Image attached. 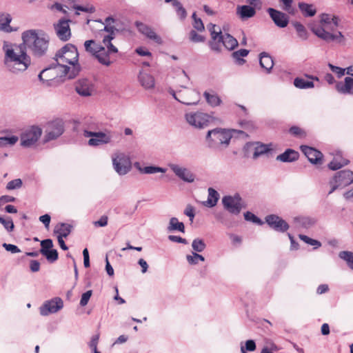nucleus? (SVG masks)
Masks as SVG:
<instances>
[{"label": "nucleus", "mask_w": 353, "mask_h": 353, "mask_svg": "<svg viewBox=\"0 0 353 353\" xmlns=\"http://www.w3.org/2000/svg\"><path fill=\"white\" fill-rule=\"evenodd\" d=\"M55 61L57 64L55 69L68 79L74 78L81 70L77 48L71 43L65 44L57 51Z\"/></svg>", "instance_id": "f257e3e1"}, {"label": "nucleus", "mask_w": 353, "mask_h": 353, "mask_svg": "<svg viewBox=\"0 0 353 353\" xmlns=\"http://www.w3.org/2000/svg\"><path fill=\"white\" fill-rule=\"evenodd\" d=\"M339 21L338 17L323 13L319 16V23L311 26V30L316 37L326 42L343 43L345 41L344 35L341 32L336 31Z\"/></svg>", "instance_id": "f03ea898"}, {"label": "nucleus", "mask_w": 353, "mask_h": 353, "mask_svg": "<svg viewBox=\"0 0 353 353\" xmlns=\"http://www.w3.org/2000/svg\"><path fill=\"white\" fill-rule=\"evenodd\" d=\"M103 30L110 34L103 37V46L97 44L94 40H88L85 41L84 47L101 64L110 66L113 63L112 56L118 52V49L111 43L114 39L112 28L104 26Z\"/></svg>", "instance_id": "7ed1b4c3"}, {"label": "nucleus", "mask_w": 353, "mask_h": 353, "mask_svg": "<svg viewBox=\"0 0 353 353\" xmlns=\"http://www.w3.org/2000/svg\"><path fill=\"white\" fill-rule=\"evenodd\" d=\"M23 44L35 57H42L46 54L49 45V37L42 30H28L21 34Z\"/></svg>", "instance_id": "20e7f679"}, {"label": "nucleus", "mask_w": 353, "mask_h": 353, "mask_svg": "<svg viewBox=\"0 0 353 353\" xmlns=\"http://www.w3.org/2000/svg\"><path fill=\"white\" fill-rule=\"evenodd\" d=\"M5 50L4 64L7 69L18 74L26 71L31 64L30 57L21 46L15 48L3 47Z\"/></svg>", "instance_id": "39448f33"}, {"label": "nucleus", "mask_w": 353, "mask_h": 353, "mask_svg": "<svg viewBox=\"0 0 353 353\" xmlns=\"http://www.w3.org/2000/svg\"><path fill=\"white\" fill-rule=\"evenodd\" d=\"M168 92L174 99L187 105H196L200 101V93L185 85H181L176 90L170 88Z\"/></svg>", "instance_id": "423d86ee"}, {"label": "nucleus", "mask_w": 353, "mask_h": 353, "mask_svg": "<svg viewBox=\"0 0 353 353\" xmlns=\"http://www.w3.org/2000/svg\"><path fill=\"white\" fill-rule=\"evenodd\" d=\"M232 132H235V130L219 128L209 130L206 135V140L211 148H216L218 146L226 148L230 142L232 137Z\"/></svg>", "instance_id": "0eeeda50"}, {"label": "nucleus", "mask_w": 353, "mask_h": 353, "mask_svg": "<svg viewBox=\"0 0 353 353\" xmlns=\"http://www.w3.org/2000/svg\"><path fill=\"white\" fill-rule=\"evenodd\" d=\"M112 161L114 170L119 175H125L132 169L130 158L124 152H114L112 155Z\"/></svg>", "instance_id": "6e6552de"}, {"label": "nucleus", "mask_w": 353, "mask_h": 353, "mask_svg": "<svg viewBox=\"0 0 353 353\" xmlns=\"http://www.w3.org/2000/svg\"><path fill=\"white\" fill-rule=\"evenodd\" d=\"M83 134L85 137H91L88 141L90 146H99L100 145L109 144L112 142L114 132L106 130L105 132H91L85 130Z\"/></svg>", "instance_id": "1a4fd4ad"}, {"label": "nucleus", "mask_w": 353, "mask_h": 353, "mask_svg": "<svg viewBox=\"0 0 353 353\" xmlns=\"http://www.w3.org/2000/svg\"><path fill=\"white\" fill-rule=\"evenodd\" d=\"M42 134V129L37 125L27 128L21 135V145L24 148L33 146Z\"/></svg>", "instance_id": "9d476101"}, {"label": "nucleus", "mask_w": 353, "mask_h": 353, "mask_svg": "<svg viewBox=\"0 0 353 353\" xmlns=\"http://www.w3.org/2000/svg\"><path fill=\"white\" fill-rule=\"evenodd\" d=\"M185 118L188 124L198 129L207 127L212 119L209 114L202 112L186 113Z\"/></svg>", "instance_id": "9b49d317"}, {"label": "nucleus", "mask_w": 353, "mask_h": 353, "mask_svg": "<svg viewBox=\"0 0 353 353\" xmlns=\"http://www.w3.org/2000/svg\"><path fill=\"white\" fill-rule=\"evenodd\" d=\"M353 183V172L345 170L336 173L330 181L331 190L329 194H332L338 188L345 187Z\"/></svg>", "instance_id": "f8f14e48"}, {"label": "nucleus", "mask_w": 353, "mask_h": 353, "mask_svg": "<svg viewBox=\"0 0 353 353\" xmlns=\"http://www.w3.org/2000/svg\"><path fill=\"white\" fill-rule=\"evenodd\" d=\"M64 131L63 123L60 119H57L49 122L47 124L43 137V143L57 139Z\"/></svg>", "instance_id": "ddd939ff"}, {"label": "nucleus", "mask_w": 353, "mask_h": 353, "mask_svg": "<svg viewBox=\"0 0 353 353\" xmlns=\"http://www.w3.org/2000/svg\"><path fill=\"white\" fill-rule=\"evenodd\" d=\"M222 203L226 210L234 215L239 214L243 208L242 200L238 194L223 196Z\"/></svg>", "instance_id": "4468645a"}, {"label": "nucleus", "mask_w": 353, "mask_h": 353, "mask_svg": "<svg viewBox=\"0 0 353 353\" xmlns=\"http://www.w3.org/2000/svg\"><path fill=\"white\" fill-rule=\"evenodd\" d=\"M63 307V301L59 297H54L46 301L40 307L39 312L41 316H46L50 314H54Z\"/></svg>", "instance_id": "2eb2a0df"}, {"label": "nucleus", "mask_w": 353, "mask_h": 353, "mask_svg": "<svg viewBox=\"0 0 353 353\" xmlns=\"http://www.w3.org/2000/svg\"><path fill=\"white\" fill-rule=\"evenodd\" d=\"M168 167L175 176L183 181L190 183L194 181L195 175L190 169L173 163H168Z\"/></svg>", "instance_id": "dca6fc26"}, {"label": "nucleus", "mask_w": 353, "mask_h": 353, "mask_svg": "<svg viewBox=\"0 0 353 353\" xmlns=\"http://www.w3.org/2000/svg\"><path fill=\"white\" fill-rule=\"evenodd\" d=\"M69 22L70 20L61 19L57 23L54 24V28L57 36L60 40L63 41H67L71 37V30Z\"/></svg>", "instance_id": "f3484780"}, {"label": "nucleus", "mask_w": 353, "mask_h": 353, "mask_svg": "<svg viewBox=\"0 0 353 353\" xmlns=\"http://www.w3.org/2000/svg\"><path fill=\"white\" fill-rule=\"evenodd\" d=\"M265 222L273 230L279 232H285L289 229L288 223L276 214L268 215Z\"/></svg>", "instance_id": "a211bd4d"}, {"label": "nucleus", "mask_w": 353, "mask_h": 353, "mask_svg": "<svg viewBox=\"0 0 353 353\" xmlns=\"http://www.w3.org/2000/svg\"><path fill=\"white\" fill-rule=\"evenodd\" d=\"M75 90L82 97H90L94 92V86L88 79H82L76 82Z\"/></svg>", "instance_id": "6ab92c4d"}, {"label": "nucleus", "mask_w": 353, "mask_h": 353, "mask_svg": "<svg viewBox=\"0 0 353 353\" xmlns=\"http://www.w3.org/2000/svg\"><path fill=\"white\" fill-rule=\"evenodd\" d=\"M274 23L279 28H285L289 22L288 16L281 11L270 8L267 10Z\"/></svg>", "instance_id": "aec40b11"}, {"label": "nucleus", "mask_w": 353, "mask_h": 353, "mask_svg": "<svg viewBox=\"0 0 353 353\" xmlns=\"http://www.w3.org/2000/svg\"><path fill=\"white\" fill-rule=\"evenodd\" d=\"M136 27L141 34L147 37L148 39L152 40L158 44L162 43L161 38L158 34H157L154 30L149 26L142 22L137 21L136 22Z\"/></svg>", "instance_id": "412c9836"}, {"label": "nucleus", "mask_w": 353, "mask_h": 353, "mask_svg": "<svg viewBox=\"0 0 353 353\" xmlns=\"http://www.w3.org/2000/svg\"><path fill=\"white\" fill-rule=\"evenodd\" d=\"M300 148L310 163L317 164L321 162L323 154L320 151L307 145H301Z\"/></svg>", "instance_id": "4be33fe9"}, {"label": "nucleus", "mask_w": 353, "mask_h": 353, "mask_svg": "<svg viewBox=\"0 0 353 353\" xmlns=\"http://www.w3.org/2000/svg\"><path fill=\"white\" fill-rule=\"evenodd\" d=\"M216 43L221 46V43L228 50H232L238 46L237 40L229 34H222L219 36L216 40Z\"/></svg>", "instance_id": "5701e85b"}, {"label": "nucleus", "mask_w": 353, "mask_h": 353, "mask_svg": "<svg viewBox=\"0 0 353 353\" xmlns=\"http://www.w3.org/2000/svg\"><path fill=\"white\" fill-rule=\"evenodd\" d=\"M248 148L254 150L252 158L254 159H258L259 157L268 152L271 148L269 145L260 143H250L247 144Z\"/></svg>", "instance_id": "b1692460"}, {"label": "nucleus", "mask_w": 353, "mask_h": 353, "mask_svg": "<svg viewBox=\"0 0 353 353\" xmlns=\"http://www.w3.org/2000/svg\"><path fill=\"white\" fill-rule=\"evenodd\" d=\"M336 89L341 94L353 95V78L345 77L343 82L336 83Z\"/></svg>", "instance_id": "393cba45"}, {"label": "nucleus", "mask_w": 353, "mask_h": 353, "mask_svg": "<svg viewBox=\"0 0 353 353\" xmlns=\"http://www.w3.org/2000/svg\"><path fill=\"white\" fill-rule=\"evenodd\" d=\"M207 27L212 37V41L210 42V47L212 50L214 51H219V45L216 43V40L219 36L221 34L220 28L213 23L208 24Z\"/></svg>", "instance_id": "a878e982"}, {"label": "nucleus", "mask_w": 353, "mask_h": 353, "mask_svg": "<svg viewBox=\"0 0 353 353\" xmlns=\"http://www.w3.org/2000/svg\"><path fill=\"white\" fill-rule=\"evenodd\" d=\"M12 21V17L8 13L0 12V30L5 32H12L17 30L10 26Z\"/></svg>", "instance_id": "bb28decb"}, {"label": "nucleus", "mask_w": 353, "mask_h": 353, "mask_svg": "<svg viewBox=\"0 0 353 353\" xmlns=\"http://www.w3.org/2000/svg\"><path fill=\"white\" fill-rule=\"evenodd\" d=\"M299 154L298 152L292 150L288 149L283 153L278 155L276 159L281 162H293L299 159Z\"/></svg>", "instance_id": "cd10ccee"}, {"label": "nucleus", "mask_w": 353, "mask_h": 353, "mask_svg": "<svg viewBox=\"0 0 353 353\" xmlns=\"http://www.w3.org/2000/svg\"><path fill=\"white\" fill-rule=\"evenodd\" d=\"M259 63L261 67L266 70L267 73H270L274 66L272 57L266 52H261L260 54Z\"/></svg>", "instance_id": "c85d7f7f"}, {"label": "nucleus", "mask_w": 353, "mask_h": 353, "mask_svg": "<svg viewBox=\"0 0 353 353\" xmlns=\"http://www.w3.org/2000/svg\"><path fill=\"white\" fill-rule=\"evenodd\" d=\"M208 192V199L207 201H204L203 204L206 207L212 208L216 205L219 199V194L212 188H209Z\"/></svg>", "instance_id": "c756f323"}, {"label": "nucleus", "mask_w": 353, "mask_h": 353, "mask_svg": "<svg viewBox=\"0 0 353 353\" xmlns=\"http://www.w3.org/2000/svg\"><path fill=\"white\" fill-rule=\"evenodd\" d=\"M139 79L141 85L145 89L152 88L154 86V79L151 74L141 72Z\"/></svg>", "instance_id": "7c9ffc66"}, {"label": "nucleus", "mask_w": 353, "mask_h": 353, "mask_svg": "<svg viewBox=\"0 0 353 353\" xmlns=\"http://www.w3.org/2000/svg\"><path fill=\"white\" fill-rule=\"evenodd\" d=\"M237 13L241 19H248L254 17L256 11L253 7L249 6H241L237 8Z\"/></svg>", "instance_id": "2f4dec72"}, {"label": "nucleus", "mask_w": 353, "mask_h": 353, "mask_svg": "<svg viewBox=\"0 0 353 353\" xmlns=\"http://www.w3.org/2000/svg\"><path fill=\"white\" fill-rule=\"evenodd\" d=\"M168 230L169 232L179 231L181 232H185V225L183 222L179 221L176 217H172L169 221V225L168 226Z\"/></svg>", "instance_id": "473e14b6"}, {"label": "nucleus", "mask_w": 353, "mask_h": 353, "mask_svg": "<svg viewBox=\"0 0 353 353\" xmlns=\"http://www.w3.org/2000/svg\"><path fill=\"white\" fill-rule=\"evenodd\" d=\"M299 8L305 17H313L316 13V9L312 4L300 2Z\"/></svg>", "instance_id": "72a5a7b5"}, {"label": "nucleus", "mask_w": 353, "mask_h": 353, "mask_svg": "<svg viewBox=\"0 0 353 353\" xmlns=\"http://www.w3.org/2000/svg\"><path fill=\"white\" fill-rule=\"evenodd\" d=\"M294 222L301 227L308 228L314 225L316 221L309 216H296L294 219Z\"/></svg>", "instance_id": "f704fd0d"}, {"label": "nucleus", "mask_w": 353, "mask_h": 353, "mask_svg": "<svg viewBox=\"0 0 353 353\" xmlns=\"http://www.w3.org/2000/svg\"><path fill=\"white\" fill-rule=\"evenodd\" d=\"M70 232L71 225L69 224L61 223L54 228V233L57 234V236L66 238Z\"/></svg>", "instance_id": "c9c22d12"}, {"label": "nucleus", "mask_w": 353, "mask_h": 353, "mask_svg": "<svg viewBox=\"0 0 353 353\" xmlns=\"http://www.w3.org/2000/svg\"><path fill=\"white\" fill-rule=\"evenodd\" d=\"M294 85L299 89H310L314 87L313 81L301 77H296L294 79Z\"/></svg>", "instance_id": "e433bc0d"}, {"label": "nucleus", "mask_w": 353, "mask_h": 353, "mask_svg": "<svg viewBox=\"0 0 353 353\" xmlns=\"http://www.w3.org/2000/svg\"><path fill=\"white\" fill-rule=\"evenodd\" d=\"M203 96L207 101V103L212 106V107H215V106H218L221 104V99L219 97V96L216 94H214V93H210L207 91H205L204 93H203Z\"/></svg>", "instance_id": "4c0bfd02"}, {"label": "nucleus", "mask_w": 353, "mask_h": 353, "mask_svg": "<svg viewBox=\"0 0 353 353\" xmlns=\"http://www.w3.org/2000/svg\"><path fill=\"white\" fill-rule=\"evenodd\" d=\"M138 170L143 174H152L157 172L165 173L167 170L161 167L150 165L144 168H138Z\"/></svg>", "instance_id": "58836bf2"}, {"label": "nucleus", "mask_w": 353, "mask_h": 353, "mask_svg": "<svg viewBox=\"0 0 353 353\" xmlns=\"http://www.w3.org/2000/svg\"><path fill=\"white\" fill-rule=\"evenodd\" d=\"M19 140L18 137L12 135L10 137H0V148H6L14 145Z\"/></svg>", "instance_id": "ea45409f"}, {"label": "nucleus", "mask_w": 353, "mask_h": 353, "mask_svg": "<svg viewBox=\"0 0 353 353\" xmlns=\"http://www.w3.org/2000/svg\"><path fill=\"white\" fill-rule=\"evenodd\" d=\"M249 53V51L245 49H241L232 53V57L235 59L236 63L239 65H243L245 61L243 57H246Z\"/></svg>", "instance_id": "a19ab883"}, {"label": "nucleus", "mask_w": 353, "mask_h": 353, "mask_svg": "<svg viewBox=\"0 0 353 353\" xmlns=\"http://www.w3.org/2000/svg\"><path fill=\"white\" fill-rule=\"evenodd\" d=\"M293 25L299 37L302 40H306L308 37V34L305 28L299 22H294Z\"/></svg>", "instance_id": "79ce46f5"}, {"label": "nucleus", "mask_w": 353, "mask_h": 353, "mask_svg": "<svg viewBox=\"0 0 353 353\" xmlns=\"http://www.w3.org/2000/svg\"><path fill=\"white\" fill-rule=\"evenodd\" d=\"M172 6L175 8L176 14L181 19L183 20L186 18L187 12L181 2L179 1H174Z\"/></svg>", "instance_id": "37998d69"}, {"label": "nucleus", "mask_w": 353, "mask_h": 353, "mask_svg": "<svg viewBox=\"0 0 353 353\" xmlns=\"http://www.w3.org/2000/svg\"><path fill=\"white\" fill-rule=\"evenodd\" d=\"M192 248L194 252H202L206 248V244L201 239L197 238L192 241Z\"/></svg>", "instance_id": "c03bdc74"}, {"label": "nucleus", "mask_w": 353, "mask_h": 353, "mask_svg": "<svg viewBox=\"0 0 353 353\" xmlns=\"http://www.w3.org/2000/svg\"><path fill=\"white\" fill-rule=\"evenodd\" d=\"M349 163V161L345 159H341L340 161L338 160L337 158H334L333 161H332L328 164V168L332 170H336L338 169H340L341 167L347 165Z\"/></svg>", "instance_id": "a18cd8bd"}, {"label": "nucleus", "mask_w": 353, "mask_h": 353, "mask_svg": "<svg viewBox=\"0 0 353 353\" xmlns=\"http://www.w3.org/2000/svg\"><path fill=\"white\" fill-rule=\"evenodd\" d=\"M187 261L190 265H196L199 263V261H204L205 258L196 253V252H192V254H188L186 256Z\"/></svg>", "instance_id": "49530a36"}, {"label": "nucleus", "mask_w": 353, "mask_h": 353, "mask_svg": "<svg viewBox=\"0 0 353 353\" xmlns=\"http://www.w3.org/2000/svg\"><path fill=\"white\" fill-rule=\"evenodd\" d=\"M339 257L345 261L349 267L353 270V252L342 251L339 253Z\"/></svg>", "instance_id": "de8ad7c7"}, {"label": "nucleus", "mask_w": 353, "mask_h": 353, "mask_svg": "<svg viewBox=\"0 0 353 353\" xmlns=\"http://www.w3.org/2000/svg\"><path fill=\"white\" fill-rule=\"evenodd\" d=\"M256 343L254 340H248L245 343V345H241V352L247 353L248 352H252L256 350Z\"/></svg>", "instance_id": "09e8293b"}, {"label": "nucleus", "mask_w": 353, "mask_h": 353, "mask_svg": "<svg viewBox=\"0 0 353 353\" xmlns=\"http://www.w3.org/2000/svg\"><path fill=\"white\" fill-rule=\"evenodd\" d=\"M43 256H46L47 260L51 263L56 261L58 259V252L57 250L51 249L50 250L44 251Z\"/></svg>", "instance_id": "8fccbe9b"}, {"label": "nucleus", "mask_w": 353, "mask_h": 353, "mask_svg": "<svg viewBox=\"0 0 353 353\" xmlns=\"http://www.w3.org/2000/svg\"><path fill=\"white\" fill-rule=\"evenodd\" d=\"M299 238H300V239L303 241L305 243H307L309 245L314 246L315 248H319L321 245V243L320 241H319L317 240H315V239H312L308 237L306 235L300 234L299 235Z\"/></svg>", "instance_id": "3c124183"}, {"label": "nucleus", "mask_w": 353, "mask_h": 353, "mask_svg": "<svg viewBox=\"0 0 353 353\" xmlns=\"http://www.w3.org/2000/svg\"><path fill=\"white\" fill-rule=\"evenodd\" d=\"M192 18L194 20L192 23L194 28L200 32L203 31L205 29L203 23L200 18L196 17L195 12L192 14Z\"/></svg>", "instance_id": "603ef678"}, {"label": "nucleus", "mask_w": 353, "mask_h": 353, "mask_svg": "<svg viewBox=\"0 0 353 353\" xmlns=\"http://www.w3.org/2000/svg\"><path fill=\"white\" fill-rule=\"evenodd\" d=\"M0 223L3 225L8 231H12L14 228V223L11 218H3L0 216Z\"/></svg>", "instance_id": "864d4df0"}, {"label": "nucleus", "mask_w": 353, "mask_h": 353, "mask_svg": "<svg viewBox=\"0 0 353 353\" xmlns=\"http://www.w3.org/2000/svg\"><path fill=\"white\" fill-rule=\"evenodd\" d=\"M41 248L40 250V252L41 254H43V252H45L44 251L50 250L51 248L53 247L52 241L50 239L43 240L41 242Z\"/></svg>", "instance_id": "5fc2aeb1"}, {"label": "nucleus", "mask_w": 353, "mask_h": 353, "mask_svg": "<svg viewBox=\"0 0 353 353\" xmlns=\"http://www.w3.org/2000/svg\"><path fill=\"white\" fill-rule=\"evenodd\" d=\"M22 186V181L20 179H16L9 181L7 183L6 188L8 190H15Z\"/></svg>", "instance_id": "6e6d98bb"}, {"label": "nucleus", "mask_w": 353, "mask_h": 353, "mask_svg": "<svg viewBox=\"0 0 353 353\" xmlns=\"http://www.w3.org/2000/svg\"><path fill=\"white\" fill-rule=\"evenodd\" d=\"M290 132L292 135L300 138L304 137L305 136V132L301 128L297 126L291 127L290 128Z\"/></svg>", "instance_id": "4d7b16f0"}, {"label": "nucleus", "mask_w": 353, "mask_h": 353, "mask_svg": "<svg viewBox=\"0 0 353 353\" xmlns=\"http://www.w3.org/2000/svg\"><path fill=\"white\" fill-rule=\"evenodd\" d=\"M184 214L188 216L190 222L192 223L195 216L194 208L191 205H188L184 210Z\"/></svg>", "instance_id": "13d9d810"}, {"label": "nucleus", "mask_w": 353, "mask_h": 353, "mask_svg": "<svg viewBox=\"0 0 353 353\" xmlns=\"http://www.w3.org/2000/svg\"><path fill=\"white\" fill-rule=\"evenodd\" d=\"M244 218L246 221H250L253 223H256L258 224H262V221L260 219L256 216L254 214L250 212H247L244 214Z\"/></svg>", "instance_id": "bf43d9fd"}, {"label": "nucleus", "mask_w": 353, "mask_h": 353, "mask_svg": "<svg viewBox=\"0 0 353 353\" xmlns=\"http://www.w3.org/2000/svg\"><path fill=\"white\" fill-rule=\"evenodd\" d=\"M328 67L330 68V70L336 73L339 78L343 77L345 74V69L335 66L332 65V63H328Z\"/></svg>", "instance_id": "052dcab7"}, {"label": "nucleus", "mask_w": 353, "mask_h": 353, "mask_svg": "<svg viewBox=\"0 0 353 353\" xmlns=\"http://www.w3.org/2000/svg\"><path fill=\"white\" fill-rule=\"evenodd\" d=\"M92 294V290H88V291L85 292V293H83L81 295V298L80 300V305L81 306H85L88 304Z\"/></svg>", "instance_id": "680f3d73"}, {"label": "nucleus", "mask_w": 353, "mask_h": 353, "mask_svg": "<svg viewBox=\"0 0 353 353\" xmlns=\"http://www.w3.org/2000/svg\"><path fill=\"white\" fill-rule=\"evenodd\" d=\"M190 39L192 41L195 43L204 41V37L197 34L195 30L190 31Z\"/></svg>", "instance_id": "e2e57ef3"}, {"label": "nucleus", "mask_w": 353, "mask_h": 353, "mask_svg": "<svg viewBox=\"0 0 353 353\" xmlns=\"http://www.w3.org/2000/svg\"><path fill=\"white\" fill-rule=\"evenodd\" d=\"M108 217L106 215H103L101 218L96 221L93 222L95 227H105L108 225Z\"/></svg>", "instance_id": "0e129e2a"}, {"label": "nucleus", "mask_w": 353, "mask_h": 353, "mask_svg": "<svg viewBox=\"0 0 353 353\" xmlns=\"http://www.w3.org/2000/svg\"><path fill=\"white\" fill-rule=\"evenodd\" d=\"M2 245L6 251L10 252L12 254L19 253L21 252L20 249L15 245L4 243Z\"/></svg>", "instance_id": "69168bd1"}, {"label": "nucleus", "mask_w": 353, "mask_h": 353, "mask_svg": "<svg viewBox=\"0 0 353 353\" xmlns=\"http://www.w3.org/2000/svg\"><path fill=\"white\" fill-rule=\"evenodd\" d=\"M168 239L172 242L187 244L188 242L185 239H183L179 236L170 235L168 236Z\"/></svg>", "instance_id": "338daca9"}, {"label": "nucleus", "mask_w": 353, "mask_h": 353, "mask_svg": "<svg viewBox=\"0 0 353 353\" xmlns=\"http://www.w3.org/2000/svg\"><path fill=\"white\" fill-rule=\"evenodd\" d=\"M135 52L140 56L151 57L152 54L144 47H139L135 50Z\"/></svg>", "instance_id": "774afa93"}]
</instances>
